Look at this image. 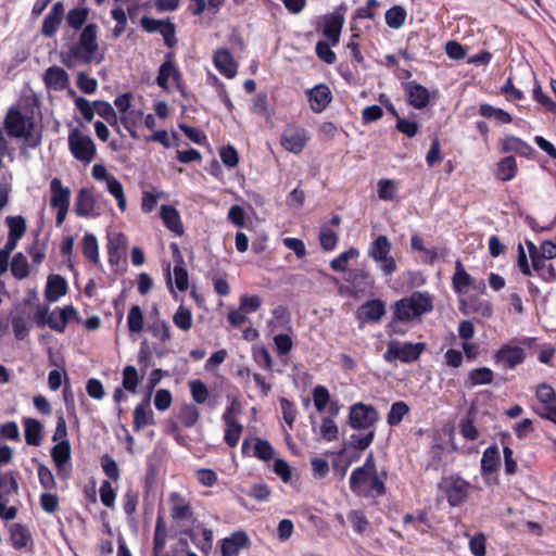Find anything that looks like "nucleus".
I'll return each mask as SVG.
<instances>
[{
  "instance_id": "nucleus-35",
  "label": "nucleus",
  "mask_w": 556,
  "mask_h": 556,
  "mask_svg": "<svg viewBox=\"0 0 556 556\" xmlns=\"http://www.w3.org/2000/svg\"><path fill=\"white\" fill-rule=\"evenodd\" d=\"M149 333L161 343L169 342L173 338L169 324L164 319H156L147 327Z\"/></svg>"
},
{
  "instance_id": "nucleus-40",
  "label": "nucleus",
  "mask_w": 556,
  "mask_h": 556,
  "mask_svg": "<svg viewBox=\"0 0 556 556\" xmlns=\"http://www.w3.org/2000/svg\"><path fill=\"white\" fill-rule=\"evenodd\" d=\"M498 450L496 446L488 447L482 455L481 471L483 475L491 473L496 470L498 465Z\"/></svg>"
},
{
  "instance_id": "nucleus-60",
  "label": "nucleus",
  "mask_w": 556,
  "mask_h": 556,
  "mask_svg": "<svg viewBox=\"0 0 556 556\" xmlns=\"http://www.w3.org/2000/svg\"><path fill=\"white\" fill-rule=\"evenodd\" d=\"M480 114L484 117H493L496 121L507 124L511 122V116L509 113L505 112L502 109L493 108L489 104H482L480 105Z\"/></svg>"
},
{
  "instance_id": "nucleus-63",
  "label": "nucleus",
  "mask_w": 556,
  "mask_h": 556,
  "mask_svg": "<svg viewBox=\"0 0 556 556\" xmlns=\"http://www.w3.org/2000/svg\"><path fill=\"white\" fill-rule=\"evenodd\" d=\"M77 87L86 94L96 92L98 81L96 78L88 76L85 72H79L76 80Z\"/></svg>"
},
{
  "instance_id": "nucleus-15",
  "label": "nucleus",
  "mask_w": 556,
  "mask_h": 556,
  "mask_svg": "<svg viewBox=\"0 0 556 556\" xmlns=\"http://www.w3.org/2000/svg\"><path fill=\"white\" fill-rule=\"evenodd\" d=\"M525 359V352L521 348L503 345L495 354L494 361L497 365L505 369H513L521 364Z\"/></svg>"
},
{
  "instance_id": "nucleus-51",
  "label": "nucleus",
  "mask_w": 556,
  "mask_h": 556,
  "mask_svg": "<svg viewBox=\"0 0 556 556\" xmlns=\"http://www.w3.org/2000/svg\"><path fill=\"white\" fill-rule=\"evenodd\" d=\"M253 359L255 363L266 371L273 372L274 370V362L273 357L265 346H261L257 349H253Z\"/></svg>"
},
{
  "instance_id": "nucleus-57",
  "label": "nucleus",
  "mask_w": 556,
  "mask_h": 556,
  "mask_svg": "<svg viewBox=\"0 0 556 556\" xmlns=\"http://www.w3.org/2000/svg\"><path fill=\"white\" fill-rule=\"evenodd\" d=\"M189 388H190L192 400L197 404H203L206 402V400L208 397V390L202 380H200V379L191 380L189 382Z\"/></svg>"
},
{
  "instance_id": "nucleus-14",
  "label": "nucleus",
  "mask_w": 556,
  "mask_h": 556,
  "mask_svg": "<svg viewBox=\"0 0 556 556\" xmlns=\"http://www.w3.org/2000/svg\"><path fill=\"white\" fill-rule=\"evenodd\" d=\"M169 78H173V80L176 83L177 88L180 89L181 74L179 68L174 63L173 52H167L165 54V60L159 68L155 81L159 87L166 90L168 89Z\"/></svg>"
},
{
  "instance_id": "nucleus-53",
  "label": "nucleus",
  "mask_w": 556,
  "mask_h": 556,
  "mask_svg": "<svg viewBox=\"0 0 556 556\" xmlns=\"http://www.w3.org/2000/svg\"><path fill=\"white\" fill-rule=\"evenodd\" d=\"M141 115H142L141 111H130L121 116V124L129 132V135L132 139L139 138L138 132H137V126H138L137 118H139Z\"/></svg>"
},
{
  "instance_id": "nucleus-18",
  "label": "nucleus",
  "mask_w": 556,
  "mask_h": 556,
  "mask_svg": "<svg viewBox=\"0 0 556 556\" xmlns=\"http://www.w3.org/2000/svg\"><path fill=\"white\" fill-rule=\"evenodd\" d=\"M213 62L217 71L225 77L233 78L237 75L238 65L228 49H217L214 52Z\"/></svg>"
},
{
  "instance_id": "nucleus-13",
  "label": "nucleus",
  "mask_w": 556,
  "mask_h": 556,
  "mask_svg": "<svg viewBox=\"0 0 556 556\" xmlns=\"http://www.w3.org/2000/svg\"><path fill=\"white\" fill-rule=\"evenodd\" d=\"M65 18V7L63 1H56L52 4L49 13L46 15L41 26V35L46 38H53L56 35L63 20Z\"/></svg>"
},
{
  "instance_id": "nucleus-38",
  "label": "nucleus",
  "mask_w": 556,
  "mask_h": 556,
  "mask_svg": "<svg viewBox=\"0 0 556 556\" xmlns=\"http://www.w3.org/2000/svg\"><path fill=\"white\" fill-rule=\"evenodd\" d=\"M12 276L22 280L29 275V266L25 255L21 252L16 253L10 264Z\"/></svg>"
},
{
  "instance_id": "nucleus-22",
  "label": "nucleus",
  "mask_w": 556,
  "mask_h": 556,
  "mask_svg": "<svg viewBox=\"0 0 556 556\" xmlns=\"http://www.w3.org/2000/svg\"><path fill=\"white\" fill-rule=\"evenodd\" d=\"M50 206L52 208L70 207L71 190L64 187L60 178H53L50 181Z\"/></svg>"
},
{
  "instance_id": "nucleus-9",
  "label": "nucleus",
  "mask_w": 556,
  "mask_h": 556,
  "mask_svg": "<svg viewBox=\"0 0 556 556\" xmlns=\"http://www.w3.org/2000/svg\"><path fill=\"white\" fill-rule=\"evenodd\" d=\"M425 346V343L421 342L400 344L395 341H390L383 356L389 362L400 359L404 363H409L419 357Z\"/></svg>"
},
{
  "instance_id": "nucleus-24",
  "label": "nucleus",
  "mask_w": 556,
  "mask_h": 556,
  "mask_svg": "<svg viewBox=\"0 0 556 556\" xmlns=\"http://www.w3.org/2000/svg\"><path fill=\"white\" fill-rule=\"evenodd\" d=\"M43 80L47 88L61 91L68 86V74L64 68L53 65L46 70Z\"/></svg>"
},
{
  "instance_id": "nucleus-30",
  "label": "nucleus",
  "mask_w": 556,
  "mask_h": 556,
  "mask_svg": "<svg viewBox=\"0 0 556 556\" xmlns=\"http://www.w3.org/2000/svg\"><path fill=\"white\" fill-rule=\"evenodd\" d=\"M51 458L56 468L58 475L63 476L64 466L71 460V443L63 441L51 448Z\"/></svg>"
},
{
  "instance_id": "nucleus-59",
  "label": "nucleus",
  "mask_w": 556,
  "mask_h": 556,
  "mask_svg": "<svg viewBox=\"0 0 556 556\" xmlns=\"http://www.w3.org/2000/svg\"><path fill=\"white\" fill-rule=\"evenodd\" d=\"M11 324L14 336L17 340H24L29 332L26 318L21 314L11 313Z\"/></svg>"
},
{
  "instance_id": "nucleus-23",
  "label": "nucleus",
  "mask_w": 556,
  "mask_h": 556,
  "mask_svg": "<svg viewBox=\"0 0 556 556\" xmlns=\"http://www.w3.org/2000/svg\"><path fill=\"white\" fill-rule=\"evenodd\" d=\"M68 286L66 279L58 274L48 276L45 296L49 302H56L67 293Z\"/></svg>"
},
{
  "instance_id": "nucleus-6",
  "label": "nucleus",
  "mask_w": 556,
  "mask_h": 556,
  "mask_svg": "<svg viewBox=\"0 0 556 556\" xmlns=\"http://www.w3.org/2000/svg\"><path fill=\"white\" fill-rule=\"evenodd\" d=\"M68 149L76 160L85 164H89L97 153L93 140L77 128L72 129L68 134Z\"/></svg>"
},
{
  "instance_id": "nucleus-31",
  "label": "nucleus",
  "mask_w": 556,
  "mask_h": 556,
  "mask_svg": "<svg viewBox=\"0 0 556 556\" xmlns=\"http://www.w3.org/2000/svg\"><path fill=\"white\" fill-rule=\"evenodd\" d=\"M161 218L167 229L174 233L181 236L184 233V226L181 223L178 211L170 205H162Z\"/></svg>"
},
{
  "instance_id": "nucleus-43",
  "label": "nucleus",
  "mask_w": 556,
  "mask_h": 556,
  "mask_svg": "<svg viewBox=\"0 0 556 556\" xmlns=\"http://www.w3.org/2000/svg\"><path fill=\"white\" fill-rule=\"evenodd\" d=\"M144 325L143 313L139 305H132L127 315V327L131 333L142 331Z\"/></svg>"
},
{
  "instance_id": "nucleus-47",
  "label": "nucleus",
  "mask_w": 556,
  "mask_h": 556,
  "mask_svg": "<svg viewBox=\"0 0 556 556\" xmlns=\"http://www.w3.org/2000/svg\"><path fill=\"white\" fill-rule=\"evenodd\" d=\"M337 45L338 43H330V40H319L315 47L317 58L327 64H333L337 58L336 53L331 50V47Z\"/></svg>"
},
{
  "instance_id": "nucleus-2",
  "label": "nucleus",
  "mask_w": 556,
  "mask_h": 556,
  "mask_svg": "<svg viewBox=\"0 0 556 556\" xmlns=\"http://www.w3.org/2000/svg\"><path fill=\"white\" fill-rule=\"evenodd\" d=\"M378 418L374 407L358 403L350 408V426L357 430L350 434V447L365 450L375 437L372 425Z\"/></svg>"
},
{
  "instance_id": "nucleus-8",
  "label": "nucleus",
  "mask_w": 556,
  "mask_h": 556,
  "mask_svg": "<svg viewBox=\"0 0 556 556\" xmlns=\"http://www.w3.org/2000/svg\"><path fill=\"white\" fill-rule=\"evenodd\" d=\"M344 15L339 12L321 15L315 22V30L330 43H339Z\"/></svg>"
},
{
  "instance_id": "nucleus-16",
  "label": "nucleus",
  "mask_w": 556,
  "mask_h": 556,
  "mask_svg": "<svg viewBox=\"0 0 556 556\" xmlns=\"http://www.w3.org/2000/svg\"><path fill=\"white\" fill-rule=\"evenodd\" d=\"M386 314V304L381 300H369L356 311V318L361 323H377Z\"/></svg>"
},
{
  "instance_id": "nucleus-55",
  "label": "nucleus",
  "mask_w": 556,
  "mask_h": 556,
  "mask_svg": "<svg viewBox=\"0 0 556 556\" xmlns=\"http://www.w3.org/2000/svg\"><path fill=\"white\" fill-rule=\"evenodd\" d=\"M174 277L176 288L181 292L187 291L189 287V277L187 269L184 267V261L180 255L178 263L174 266Z\"/></svg>"
},
{
  "instance_id": "nucleus-48",
  "label": "nucleus",
  "mask_w": 556,
  "mask_h": 556,
  "mask_svg": "<svg viewBox=\"0 0 556 556\" xmlns=\"http://www.w3.org/2000/svg\"><path fill=\"white\" fill-rule=\"evenodd\" d=\"M345 451L346 448L344 445L338 453H333V458L331 460L332 471L340 480H343L348 471V455L345 454Z\"/></svg>"
},
{
  "instance_id": "nucleus-36",
  "label": "nucleus",
  "mask_w": 556,
  "mask_h": 556,
  "mask_svg": "<svg viewBox=\"0 0 556 556\" xmlns=\"http://www.w3.org/2000/svg\"><path fill=\"white\" fill-rule=\"evenodd\" d=\"M177 418L185 428H191L198 422L200 412L194 404H184L179 408Z\"/></svg>"
},
{
  "instance_id": "nucleus-28",
  "label": "nucleus",
  "mask_w": 556,
  "mask_h": 556,
  "mask_svg": "<svg viewBox=\"0 0 556 556\" xmlns=\"http://www.w3.org/2000/svg\"><path fill=\"white\" fill-rule=\"evenodd\" d=\"M11 545L15 549H22L33 542L29 529L22 523L14 522L9 526Z\"/></svg>"
},
{
  "instance_id": "nucleus-29",
  "label": "nucleus",
  "mask_w": 556,
  "mask_h": 556,
  "mask_svg": "<svg viewBox=\"0 0 556 556\" xmlns=\"http://www.w3.org/2000/svg\"><path fill=\"white\" fill-rule=\"evenodd\" d=\"M374 288V281L369 273L361 270L355 271L352 276V290L356 298L370 295Z\"/></svg>"
},
{
  "instance_id": "nucleus-26",
  "label": "nucleus",
  "mask_w": 556,
  "mask_h": 556,
  "mask_svg": "<svg viewBox=\"0 0 556 556\" xmlns=\"http://www.w3.org/2000/svg\"><path fill=\"white\" fill-rule=\"evenodd\" d=\"M96 200L90 189L83 188L78 191L74 211L78 217H89L93 214Z\"/></svg>"
},
{
  "instance_id": "nucleus-3",
  "label": "nucleus",
  "mask_w": 556,
  "mask_h": 556,
  "mask_svg": "<svg viewBox=\"0 0 556 556\" xmlns=\"http://www.w3.org/2000/svg\"><path fill=\"white\" fill-rule=\"evenodd\" d=\"M432 299L427 292H414L410 296L403 298L393 305V318L389 324V329L393 332H401L400 323H408L419 318L424 314L432 311Z\"/></svg>"
},
{
  "instance_id": "nucleus-1",
  "label": "nucleus",
  "mask_w": 556,
  "mask_h": 556,
  "mask_svg": "<svg viewBox=\"0 0 556 556\" xmlns=\"http://www.w3.org/2000/svg\"><path fill=\"white\" fill-rule=\"evenodd\" d=\"M89 12L87 7H77L70 9L65 14V22L68 28L75 31L81 29L77 42L70 47L67 55L62 59L67 67H71L75 61L84 64L91 63L99 51V26L96 23L86 24Z\"/></svg>"
},
{
  "instance_id": "nucleus-7",
  "label": "nucleus",
  "mask_w": 556,
  "mask_h": 556,
  "mask_svg": "<svg viewBox=\"0 0 556 556\" xmlns=\"http://www.w3.org/2000/svg\"><path fill=\"white\" fill-rule=\"evenodd\" d=\"M392 245L387 236H378L370 244L368 254L375 262L381 263V269L384 275H391L396 270V264L392 256H390Z\"/></svg>"
},
{
  "instance_id": "nucleus-12",
  "label": "nucleus",
  "mask_w": 556,
  "mask_h": 556,
  "mask_svg": "<svg viewBox=\"0 0 556 556\" xmlns=\"http://www.w3.org/2000/svg\"><path fill=\"white\" fill-rule=\"evenodd\" d=\"M236 415L235 404L227 406L223 414V421L225 424L224 441L229 447L238 445L243 431V426L237 420Z\"/></svg>"
},
{
  "instance_id": "nucleus-37",
  "label": "nucleus",
  "mask_w": 556,
  "mask_h": 556,
  "mask_svg": "<svg viewBox=\"0 0 556 556\" xmlns=\"http://www.w3.org/2000/svg\"><path fill=\"white\" fill-rule=\"evenodd\" d=\"M167 530L164 518L162 516H157L155 522V530L153 536V553L154 556L160 555V553L164 549L166 544Z\"/></svg>"
},
{
  "instance_id": "nucleus-44",
  "label": "nucleus",
  "mask_w": 556,
  "mask_h": 556,
  "mask_svg": "<svg viewBox=\"0 0 556 556\" xmlns=\"http://www.w3.org/2000/svg\"><path fill=\"white\" fill-rule=\"evenodd\" d=\"M106 189H108L109 193L115 198L118 208L122 212H124L126 210L127 204H126V198L124 194V188H123V185L121 184V181L117 178H115L114 176H111V178H109L106 181Z\"/></svg>"
},
{
  "instance_id": "nucleus-32",
  "label": "nucleus",
  "mask_w": 556,
  "mask_h": 556,
  "mask_svg": "<svg viewBox=\"0 0 556 556\" xmlns=\"http://www.w3.org/2000/svg\"><path fill=\"white\" fill-rule=\"evenodd\" d=\"M24 424V435L25 441L28 445L39 446L42 441V425L35 418H25Z\"/></svg>"
},
{
  "instance_id": "nucleus-20",
  "label": "nucleus",
  "mask_w": 556,
  "mask_h": 556,
  "mask_svg": "<svg viewBox=\"0 0 556 556\" xmlns=\"http://www.w3.org/2000/svg\"><path fill=\"white\" fill-rule=\"evenodd\" d=\"M152 425H155L154 414L150 407V399L147 397L138 403L134 409L132 428L136 432H139L146 426Z\"/></svg>"
},
{
  "instance_id": "nucleus-19",
  "label": "nucleus",
  "mask_w": 556,
  "mask_h": 556,
  "mask_svg": "<svg viewBox=\"0 0 556 556\" xmlns=\"http://www.w3.org/2000/svg\"><path fill=\"white\" fill-rule=\"evenodd\" d=\"M446 483L448 503L452 506L462 504L468 495L470 484L459 477H451Z\"/></svg>"
},
{
  "instance_id": "nucleus-25",
  "label": "nucleus",
  "mask_w": 556,
  "mask_h": 556,
  "mask_svg": "<svg viewBox=\"0 0 556 556\" xmlns=\"http://www.w3.org/2000/svg\"><path fill=\"white\" fill-rule=\"evenodd\" d=\"M77 311L74 306L67 305L51 312L47 318V325L54 331L63 332L70 318L74 317Z\"/></svg>"
},
{
  "instance_id": "nucleus-62",
  "label": "nucleus",
  "mask_w": 556,
  "mask_h": 556,
  "mask_svg": "<svg viewBox=\"0 0 556 556\" xmlns=\"http://www.w3.org/2000/svg\"><path fill=\"white\" fill-rule=\"evenodd\" d=\"M100 500L104 506L108 508H113L115 505V498H116V492L112 488V484L110 481L104 480L102 481L100 489Z\"/></svg>"
},
{
  "instance_id": "nucleus-4",
  "label": "nucleus",
  "mask_w": 556,
  "mask_h": 556,
  "mask_svg": "<svg viewBox=\"0 0 556 556\" xmlns=\"http://www.w3.org/2000/svg\"><path fill=\"white\" fill-rule=\"evenodd\" d=\"M3 125L9 137L24 139L29 148L35 149L41 143V136L34 134L33 116L23 115L16 106L7 111Z\"/></svg>"
},
{
  "instance_id": "nucleus-33",
  "label": "nucleus",
  "mask_w": 556,
  "mask_h": 556,
  "mask_svg": "<svg viewBox=\"0 0 556 556\" xmlns=\"http://www.w3.org/2000/svg\"><path fill=\"white\" fill-rule=\"evenodd\" d=\"M83 255L93 265L99 264V245L98 240L93 233L86 232L81 241Z\"/></svg>"
},
{
  "instance_id": "nucleus-56",
  "label": "nucleus",
  "mask_w": 556,
  "mask_h": 556,
  "mask_svg": "<svg viewBox=\"0 0 556 556\" xmlns=\"http://www.w3.org/2000/svg\"><path fill=\"white\" fill-rule=\"evenodd\" d=\"M271 444L264 439L256 438L254 443V456L263 462H268L274 457Z\"/></svg>"
},
{
  "instance_id": "nucleus-50",
  "label": "nucleus",
  "mask_w": 556,
  "mask_h": 556,
  "mask_svg": "<svg viewBox=\"0 0 556 556\" xmlns=\"http://www.w3.org/2000/svg\"><path fill=\"white\" fill-rule=\"evenodd\" d=\"M546 258L536 257L532 260V268L542 277L544 280H553L556 278V270L552 264L546 263Z\"/></svg>"
},
{
  "instance_id": "nucleus-27",
  "label": "nucleus",
  "mask_w": 556,
  "mask_h": 556,
  "mask_svg": "<svg viewBox=\"0 0 556 556\" xmlns=\"http://www.w3.org/2000/svg\"><path fill=\"white\" fill-rule=\"evenodd\" d=\"M407 102L415 109H422L429 103V91L414 81L405 85Z\"/></svg>"
},
{
  "instance_id": "nucleus-42",
  "label": "nucleus",
  "mask_w": 556,
  "mask_h": 556,
  "mask_svg": "<svg viewBox=\"0 0 556 556\" xmlns=\"http://www.w3.org/2000/svg\"><path fill=\"white\" fill-rule=\"evenodd\" d=\"M174 325L180 330L187 332L192 328L193 318L189 308L180 305L173 315Z\"/></svg>"
},
{
  "instance_id": "nucleus-64",
  "label": "nucleus",
  "mask_w": 556,
  "mask_h": 556,
  "mask_svg": "<svg viewBox=\"0 0 556 556\" xmlns=\"http://www.w3.org/2000/svg\"><path fill=\"white\" fill-rule=\"evenodd\" d=\"M318 435L326 441L334 440L338 435L336 422L331 418L325 417L319 426Z\"/></svg>"
},
{
  "instance_id": "nucleus-21",
  "label": "nucleus",
  "mask_w": 556,
  "mask_h": 556,
  "mask_svg": "<svg viewBox=\"0 0 556 556\" xmlns=\"http://www.w3.org/2000/svg\"><path fill=\"white\" fill-rule=\"evenodd\" d=\"M307 98L311 109L316 113L323 112L332 99L330 89L324 84L308 90Z\"/></svg>"
},
{
  "instance_id": "nucleus-45",
  "label": "nucleus",
  "mask_w": 556,
  "mask_h": 556,
  "mask_svg": "<svg viewBox=\"0 0 556 556\" xmlns=\"http://www.w3.org/2000/svg\"><path fill=\"white\" fill-rule=\"evenodd\" d=\"M406 20V11L401 5H394L386 12V22L393 29L400 28Z\"/></svg>"
},
{
  "instance_id": "nucleus-10",
  "label": "nucleus",
  "mask_w": 556,
  "mask_h": 556,
  "mask_svg": "<svg viewBox=\"0 0 556 556\" xmlns=\"http://www.w3.org/2000/svg\"><path fill=\"white\" fill-rule=\"evenodd\" d=\"M169 516L176 523L191 521L193 519V509L189 498L179 492H172L168 495Z\"/></svg>"
},
{
  "instance_id": "nucleus-34",
  "label": "nucleus",
  "mask_w": 556,
  "mask_h": 556,
  "mask_svg": "<svg viewBox=\"0 0 556 556\" xmlns=\"http://www.w3.org/2000/svg\"><path fill=\"white\" fill-rule=\"evenodd\" d=\"M472 283V278L465 270L463 263L457 260L455 263V273L453 276V287L458 294L465 293Z\"/></svg>"
},
{
  "instance_id": "nucleus-52",
  "label": "nucleus",
  "mask_w": 556,
  "mask_h": 556,
  "mask_svg": "<svg viewBox=\"0 0 556 556\" xmlns=\"http://www.w3.org/2000/svg\"><path fill=\"white\" fill-rule=\"evenodd\" d=\"M470 386L489 384L493 380V371L490 368L482 367L473 369L468 374Z\"/></svg>"
},
{
  "instance_id": "nucleus-61",
  "label": "nucleus",
  "mask_w": 556,
  "mask_h": 556,
  "mask_svg": "<svg viewBox=\"0 0 556 556\" xmlns=\"http://www.w3.org/2000/svg\"><path fill=\"white\" fill-rule=\"evenodd\" d=\"M37 471L39 482L43 489L54 490L56 488L54 476L48 466L39 464Z\"/></svg>"
},
{
  "instance_id": "nucleus-46",
  "label": "nucleus",
  "mask_w": 556,
  "mask_h": 556,
  "mask_svg": "<svg viewBox=\"0 0 556 556\" xmlns=\"http://www.w3.org/2000/svg\"><path fill=\"white\" fill-rule=\"evenodd\" d=\"M5 222L9 227L8 236L15 237L18 239H22L24 237L27 230V226L26 220L23 216H8Z\"/></svg>"
},
{
  "instance_id": "nucleus-58",
  "label": "nucleus",
  "mask_w": 556,
  "mask_h": 556,
  "mask_svg": "<svg viewBox=\"0 0 556 556\" xmlns=\"http://www.w3.org/2000/svg\"><path fill=\"white\" fill-rule=\"evenodd\" d=\"M409 412V407L405 402L399 401L392 404L388 414V424L390 426L399 425L403 417Z\"/></svg>"
},
{
  "instance_id": "nucleus-41",
  "label": "nucleus",
  "mask_w": 556,
  "mask_h": 556,
  "mask_svg": "<svg viewBox=\"0 0 556 556\" xmlns=\"http://www.w3.org/2000/svg\"><path fill=\"white\" fill-rule=\"evenodd\" d=\"M93 106H94L96 113L99 116H101L103 119H105L112 127H116L118 129L117 114L114 111L113 106L109 102L103 101V100H97L93 102Z\"/></svg>"
},
{
  "instance_id": "nucleus-11",
  "label": "nucleus",
  "mask_w": 556,
  "mask_h": 556,
  "mask_svg": "<svg viewBox=\"0 0 556 556\" xmlns=\"http://www.w3.org/2000/svg\"><path fill=\"white\" fill-rule=\"evenodd\" d=\"M308 140L307 131L296 125H288L281 134L280 144L289 152L300 153Z\"/></svg>"
},
{
  "instance_id": "nucleus-5",
  "label": "nucleus",
  "mask_w": 556,
  "mask_h": 556,
  "mask_svg": "<svg viewBox=\"0 0 556 556\" xmlns=\"http://www.w3.org/2000/svg\"><path fill=\"white\" fill-rule=\"evenodd\" d=\"M350 485L354 492L363 496H380L386 493L383 481L378 477L372 456L369 455L363 467L355 469L350 477Z\"/></svg>"
},
{
  "instance_id": "nucleus-39",
  "label": "nucleus",
  "mask_w": 556,
  "mask_h": 556,
  "mask_svg": "<svg viewBox=\"0 0 556 556\" xmlns=\"http://www.w3.org/2000/svg\"><path fill=\"white\" fill-rule=\"evenodd\" d=\"M517 172L516 160L514 156H507L497 164L496 177L502 181L511 180Z\"/></svg>"
},
{
  "instance_id": "nucleus-49",
  "label": "nucleus",
  "mask_w": 556,
  "mask_h": 556,
  "mask_svg": "<svg viewBox=\"0 0 556 556\" xmlns=\"http://www.w3.org/2000/svg\"><path fill=\"white\" fill-rule=\"evenodd\" d=\"M138 384L139 376L137 369L131 365L125 366L123 369L122 387L129 392L136 393Z\"/></svg>"
},
{
  "instance_id": "nucleus-17",
  "label": "nucleus",
  "mask_w": 556,
  "mask_h": 556,
  "mask_svg": "<svg viewBox=\"0 0 556 556\" xmlns=\"http://www.w3.org/2000/svg\"><path fill=\"white\" fill-rule=\"evenodd\" d=\"M250 545V539L245 531L239 530L233 532L230 536L222 540L220 554L222 556H238L240 551Z\"/></svg>"
},
{
  "instance_id": "nucleus-54",
  "label": "nucleus",
  "mask_w": 556,
  "mask_h": 556,
  "mask_svg": "<svg viewBox=\"0 0 556 556\" xmlns=\"http://www.w3.org/2000/svg\"><path fill=\"white\" fill-rule=\"evenodd\" d=\"M138 503V492L131 488L127 489L123 495V509L128 518L136 514Z\"/></svg>"
}]
</instances>
